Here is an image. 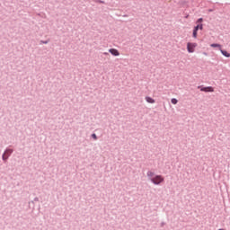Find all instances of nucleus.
I'll use <instances>...</instances> for the list:
<instances>
[{"label": "nucleus", "mask_w": 230, "mask_h": 230, "mask_svg": "<svg viewBox=\"0 0 230 230\" xmlns=\"http://www.w3.org/2000/svg\"><path fill=\"white\" fill-rule=\"evenodd\" d=\"M210 46H211V48H218L219 50L222 49V45H220V44L213 43Z\"/></svg>", "instance_id": "8"}, {"label": "nucleus", "mask_w": 230, "mask_h": 230, "mask_svg": "<svg viewBox=\"0 0 230 230\" xmlns=\"http://www.w3.org/2000/svg\"><path fill=\"white\" fill-rule=\"evenodd\" d=\"M171 102H172L173 105H177L178 101H177V99L173 98V99L171 100Z\"/></svg>", "instance_id": "11"}, {"label": "nucleus", "mask_w": 230, "mask_h": 230, "mask_svg": "<svg viewBox=\"0 0 230 230\" xmlns=\"http://www.w3.org/2000/svg\"><path fill=\"white\" fill-rule=\"evenodd\" d=\"M202 21H203V19H202V18H199V19H198L197 22H198V23H200V22H202Z\"/></svg>", "instance_id": "15"}, {"label": "nucleus", "mask_w": 230, "mask_h": 230, "mask_svg": "<svg viewBox=\"0 0 230 230\" xmlns=\"http://www.w3.org/2000/svg\"><path fill=\"white\" fill-rule=\"evenodd\" d=\"M109 52L113 55V57H119V51L116 49H110Z\"/></svg>", "instance_id": "4"}, {"label": "nucleus", "mask_w": 230, "mask_h": 230, "mask_svg": "<svg viewBox=\"0 0 230 230\" xmlns=\"http://www.w3.org/2000/svg\"><path fill=\"white\" fill-rule=\"evenodd\" d=\"M146 102H147V103H155V100L149 96L146 97Z\"/></svg>", "instance_id": "6"}, {"label": "nucleus", "mask_w": 230, "mask_h": 230, "mask_svg": "<svg viewBox=\"0 0 230 230\" xmlns=\"http://www.w3.org/2000/svg\"><path fill=\"white\" fill-rule=\"evenodd\" d=\"M203 93H214L215 89L212 86L203 87L200 89Z\"/></svg>", "instance_id": "3"}, {"label": "nucleus", "mask_w": 230, "mask_h": 230, "mask_svg": "<svg viewBox=\"0 0 230 230\" xmlns=\"http://www.w3.org/2000/svg\"><path fill=\"white\" fill-rule=\"evenodd\" d=\"M198 31H194V30H193V32H192V37H193V39H197V37H198Z\"/></svg>", "instance_id": "10"}, {"label": "nucleus", "mask_w": 230, "mask_h": 230, "mask_svg": "<svg viewBox=\"0 0 230 230\" xmlns=\"http://www.w3.org/2000/svg\"><path fill=\"white\" fill-rule=\"evenodd\" d=\"M151 182H153V184L159 185L162 182H164V178L162 175H156L151 178Z\"/></svg>", "instance_id": "1"}, {"label": "nucleus", "mask_w": 230, "mask_h": 230, "mask_svg": "<svg viewBox=\"0 0 230 230\" xmlns=\"http://www.w3.org/2000/svg\"><path fill=\"white\" fill-rule=\"evenodd\" d=\"M43 44H48V41H44Z\"/></svg>", "instance_id": "17"}, {"label": "nucleus", "mask_w": 230, "mask_h": 230, "mask_svg": "<svg viewBox=\"0 0 230 230\" xmlns=\"http://www.w3.org/2000/svg\"><path fill=\"white\" fill-rule=\"evenodd\" d=\"M222 55H224V57H226V58H229L230 54L229 52L226 51V50H222V49H220Z\"/></svg>", "instance_id": "7"}, {"label": "nucleus", "mask_w": 230, "mask_h": 230, "mask_svg": "<svg viewBox=\"0 0 230 230\" xmlns=\"http://www.w3.org/2000/svg\"><path fill=\"white\" fill-rule=\"evenodd\" d=\"M147 177L153 179V178H154V172L148 171V172H147Z\"/></svg>", "instance_id": "9"}, {"label": "nucleus", "mask_w": 230, "mask_h": 230, "mask_svg": "<svg viewBox=\"0 0 230 230\" xmlns=\"http://www.w3.org/2000/svg\"><path fill=\"white\" fill-rule=\"evenodd\" d=\"M209 12H213V10H209Z\"/></svg>", "instance_id": "19"}, {"label": "nucleus", "mask_w": 230, "mask_h": 230, "mask_svg": "<svg viewBox=\"0 0 230 230\" xmlns=\"http://www.w3.org/2000/svg\"><path fill=\"white\" fill-rule=\"evenodd\" d=\"M193 30H194V31H199V25H197L196 27H194Z\"/></svg>", "instance_id": "12"}, {"label": "nucleus", "mask_w": 230, "mask_h": 230, "mask_svg": "<svg viewBox=\"0 0 230 230\" xmlns=\"http://www.w3.org/2000/svg\"><path fill=\"white\" fill-rule=\"evenodd\" d=\"M193 30H194V31H199V25H197L196 27H194Z\"/></svg>", "instance_id": "13"}, {"label": "nucleus", "mask_w": 230, "mask_h": 230, "mask_svg": "<svg viewBox=\"0 0 230 230\" xmlns=\"http://www.w3.org/2000/svg\"><path fill=\"white\" fill-rule=\"evenodd\" d=\"M104 55H109V53L105 52Z\"/></svg>", "instance_id": "18"}, {"label": "nucleus", "mask_w": 230, "mask_h": 230, "mask_svg": "<svg viewBox=\"0 0 230 230\" xmlns=\"http://www.w3.org/2000/svg\"><path fill=\"white\" fill-rule=\"evenodd\" d=\"M198 26H199V30H203V28H204V26L202 24H199Z\"/></svg>", "instance_id": "14"}, {"label": "nucleus", "mask_w": 230, "mask_h": 230, "mask_svg": "<svg viewBox=\"0 0 230 230\" xmlns=\"http://www.w3.org/2000/svg\"><path fill=\"white\" fill-rule=\"evenodd\" d=\"M12 150H6L5 152H4V154L3 155V159H4V160H6V159H8V155H10V154H12Z\"/></svg>", "instance_id": "5"}, {"label": "nucleus", "mask_w": 230, "mask_h": 230, "mask_svg": "<svg viewBox=\"0 0 230 230\" xmlns=\"http://www.w3.org/2000/svg\"><path fill=\"white\" fill-rule=\"evenodd\" d=\"M195 48H197V43H193V42L187 43L188 53H195Z\"/></svg>", "instance_id": "2"}, {"label": "nucleus", "mask_w": 230, "mask_h": 230, "mask_svg": "<svg viewBox=\"0 0 230 230\" xmlns=\"http://www.w3.org/2000/svg\"><path fill=\"white\" fill-rule=\"evenodd\" d=\"M92 137H93L94 139H98V137H96V134H93Z\"/></svg>", "instance_id": "16"}]
</instances>
